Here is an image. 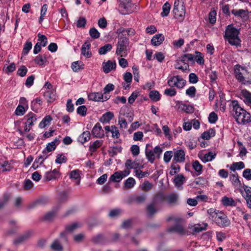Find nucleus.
Returning <instances> with one entry per match:
<instances>
[{
  "mask_svg": "<svg viewBox=\"0 0 251 251\" xmlns=\"http://www.w3.org/2000/svg\"><path fill=\"white\" fill-rule=\"evenodd\" d=\"M90 139V133L89 131H84L78 138V140L82 144L89 141Z\"/></svg>",
  "mask_w": 251,
  "mask_h": 251,
  "instance_id": "obj_29",
  "label": "nucleus"
},
{
  "mask_svg": "<svg viewBox=\"0 0 251 251\" xmlns=\"http://www.w3.org/2000/svg\"><path fill=\"white\" fill-rule=\"evenodd\" d=\"M173 12L175 18L178 21L182 22L183 20L186 10L183 0H177L175 1Z\"/></svg>",
  "mask_w": 251,
  "mask_h": 251,
  "instance_id": "obj_6",
  "label": "nucleus"
},
{
  "mask_svg": "<svg viewBox=\"0 0 251 251\" xmlns=\"http://www.w3.org/2000/svg\"><path fill=\"white\" fill-rule=\"evenodd\" d=\"M50 249L53 251H62L63 247L58 240H55L50 245Z\"/></svg>",
  "mask_w": 251,
  "mask_h": 251,
  "instance_id": "obj_34",
  "label": "nucleus"
},
{
  "mask_svg": "<svg viewBox=\"0 0 251 251\" xmlns=\"http://www.w3.org/2000/svg\"><path fill=\"white\" fill-rule=\"evenodd\" d=\"M229 178L233 185L239 187L241 186V183L239 179L237 173L230 175Z\"/></svg>",
  "mask_w": 251,
  "mask_h": 251,
  "instance_id": "obj_35",
  "label": "nucleus"
},
{
  "mask_svg": "<svg viewBox=\"0 0 251 251\" xmlns=\"http://www.w3.org/2000/svg\"><path fill=\"white\" fill-rule=\"evenodd\" d=\"M130 50L129 39L124 36L119 37L115 54L121 57H126Z\"/></svg>",
  "mask_w": 251,
  "mask_h": 251,
  "instance_id": "obj_3",
  "label": "nucleus"
},
{
  "mask_svg": "<svg viewBox=\"0 0 251 251\" xmlns=\"http://www.w3.org/2000/svg\"><path fill=\"white\" fill-rule=\"evenodd\" d=\"M243 176L248 180H251V169H246L243 172Z\"/></svg>",
  "mask_w": 251,
  "mask_h": 251,
  "instance_id": "obj_64",
  "label": "nucleus"
},
{
  "mask_svg": "<svg viewBox=\"0 0 251 251\" xmlns=\"http://www.w3.org/2000/svg\"><path fill=\"white\" fill-rule=\"evenodd\" d=\"M207 181L203 177H199L195 179V181L190 184L192 186H194L196 184L201 186H204L207 183Z\"/></svg>",
  "mask_w": 251,
  "mask_h": 251,
  "instance_id": "obj_43",
  "label": "nucleus"
},
{
  "mask_svg": "<svg viewBox=\"0 0 251 251\" xmlns=\"http://www.w3.org/2000/svg\"><path fill=\"white\" fill-rule=\"evenodd\" d=\"M214 222L221 227H227L230 225V221L227 217L221 212Z\"/></svg>",
  "mask_w": 251,
  "mask_h": 251,
  "instance_id": "obj_9",
  "label": "nucleus"
},
{
  "mask_svg": "<svg viewBox=\"0 0 251 251\" xmlns=\"http://www.w3.org/2000/svg\"><path fill=\"white\" fill-rule=\"evenodd\" d=\"M164 40V35L161 33H159L153 36L151 40V43L153 46H157L160 45Z\"/></svg>",
  "mask_w": 251,
  "mask_h": 251,
  "instance_id": "obj_19",
  "label": "nucleus"
},
{
  "mask_svg": "<svg viewBox=\"0 0 251 251\" xmlns=\"http://www.w3.org/2000/svg\"><path fill=\"white\" fill-rule=\"evenodd\" d=\"M171 9V5L170 4L166 2L164 3V4L162 6V12L161 13V15L162 17H166L169 14L170 11Z\"/></svg>",
  "mask_w": 251,
  "mask_h": 251,
  "instance_id": "obj_44",
  "label": "nucleus"
},
{
  "mask_svg": "<svg viewBox=\"0 0 251 251\" xmlns=\"http://www.w3.org/2000/svg\"><path fill=\"white\" fill-rule=\"evenodd\" d=\"M91 44L89 42H86L82 45L81 48V53L86 58H90L92 56V53L90 51Z\"/></svg>",
  "mask_w": 251,
  "mask_h": 251,
  "instance_id": "obj_17",
  "label": "nucleus"
},
{
  "mask_svg": "<svg viewBox=\"0 0 251 251\" xmlns=\"http://www.w3.org/2000/svg\"><path fill=\"white\" fill-rule=\"evenodd\" d=\"M164 200L170 205H176L178 202V196L176 193H171L165 196Z\"/></svg>",
  "mask_w": 251,
  "mask_h": 251,
  "instance_id": "obj_12",
  "label": "nucleus"
},
{
  "mask_svg": "<svg viewBox=\"0 0 251 251\" xmlns=\"http://www.w3.org/2000/svg\"><path fill=\"white\" fill-rule=\"evenodd\" d=\"M185 153L182 150L176 151L174 155V159L176 162H182L185 159Z\"/></svg>",
  "mask_w": 251,
  "mask_h": 251,
  "instance_id": "obj_26",
  "label": "nucleus"
},
{
  "mask_svg": "<svg viewBox=\"0 0 251 251\" xmlns=\"http://www.w3.org/2000/svg\"><path fill=\"white\" fill-rule=\"evenodd\" d=\"M89 34L90 36L94 39H98L100 36V32L95 27L90 28L89 30Z\"/></svg>",
  "mask_w": 251,
  "mask_h": 251,
  "instance_id": "obj_54",
  "label": "nucleus"
},
{
  "mask_svg": "<svg viewBox=\"0 0 251 251\" xmlns=\"http://www.w3.org/2000/svg\"><path fill=\"white\" fill-rule=\"evenodd\" d=\"M208 226V224L206 223H202V226L200 224L195 225L193 228V231L196 233H199L203 230H206Z\"/></svg>",
  "mask_w": 251,
  "mask_h": 251,
  "instance_id": "obj_33",
  "label": "nucleus"
},
{
  "mask_svg": "<svg viewBox=\"0 0 251 251\" xmlns=\"http://www.w3.org/2000/svg\"><path fill=\"white\" fill-rule=\"evenodd\" d=\"M60 174L57 169H54L52 171L48 172L46 173L45 177L47 180L50 181L58 178Z\"/></svg>",
  "mask_w": 251,
  "mask_h": 251,
  "instance_id": "obj_18",
  "label": "nucleus"
},
{
  "mask_svg": "<svg viewBox=\"0 0 251 251\" xmlns=\"http://www.w3.org/2000/svg\"><path fill=\"white\" fill-rule=\"evenodd\" d=\"M25 118L26 120L25 124H27L28 126H32L33 125V123L37 120L36 115L33 113H28L25 116Z\"/></svg>",
  "mask_w": 251,
  "mask_h": 251,
  "instance_id": "obj_24",
  "label": "nucleus"
},
{
  "mask_svg": "<svg viewBox=\"0 0 251 251\" xmlns=\"http://www.w3.org/2000/svg\"><path fill=\"white\" fill-rule=\"evenodd\" d=\"M12 167L8 161H4L0 163V171L1 172L9 171L11 170Z\"/></svg>",
  "mask_w": 251,
  "mask_h": 251,
  "instance_id": "obj_47",
  "label": "nucleus"
},
{
  "mask_svg": "<svg viewBox=\"0 0 251 251\" xmlns=\"http://www.w3.org/2000/svg\"><path fill=\"white\" fill-rule=\"evenodd\" d=\"M88 99L89 100H91L95 101H99L101 100L102 101L106 100L109 99L107 97L103 99V95L100 93H91L88 95Z\"/></svg>",
  "mask_w": 251,
  "mask_h": 251,
  "instance_id": "obj_15",
  "label": "nucleus"
},
{
  "mask_svg": "<svg viewBox=\"0 0 251 251\" xmlns=\"http://www.w3.org/2000/svg\"><path fill=\"white\" fill-rule=\"evenodd\" d=\"M176 108L179 111L185 112L186 113H188V105L182 101L177 102Z\"/></svg>",
  "mask_w": 251,
  "mask_h": 251,
  "instance_id": "obj_32",
  "label": "nucleus"
},
{
  "mask_svg": "<svg viewBox=\"0 0 251 251\" xmlns=\"http://www.w3.org/2000/svg\"><path fill=\"white\" fill-rule=\"evenodd\" d=\"M34 60L36 63L40 65H42L46 61V58L45 56L39 55L35 57Z\"/></svg>",
  "mask_w": 251,
  "mask_h": 251,
  "instance_id": "obj_61",
  "label": "nucleus"
},
{
  "mask_svg": "<svg viewBox=\"0 0 251 251\" xmlns=\"http://www.w3.org/2000/svg\"><path fill=\"white\" fill-rule=\"evenodd\" d=\"M216 154L212 151H209L208 153L204 154V161L205 162L211 161L212 160L215 158Z\"/></svg>",
  "mask_w": 251,
  "mask_h": 251,
  "instance_id": "obj_49",
  "label": "nucleus"
},
{
  "mask_svg": "<svg viewBox=\"0 0 251 251\" xmlns=\"http://www.w3.org/2000/svg\"><path fill=\"white\" fill-rule=\"evenodd\" d=\"M207 212L209 215V218L214 222L219 215L220 212L214 208H210L207 210Z\"/></svg>",
  "mask_w": 251,
  "mask_h": 251,
  "instance_id": "obj_36",
  "label": "nucleus"
},
{
  "mask_svg": "<svg viewBox=\"0 0 251 251\" xmlns=\"http://www.w3.org/2000/svg\"><path fill=\"white\" fill-rule=\"evenodd\" d=\"M243 189L245 191V194L242 193L243 197L245 198H251V187L243 184L242 186Z\"/></svg>",
  "mask_w": 251,
  "mask_h": 251,
  "instance_id": "obj_51",
  "label": "nucleus"
},
{
  "mask_svg": "<svg viewBox=\"0 0 251 251\" xmlns=\"http://www.w3.org/2000/svg\"><path fill=\"white\" fill-rule=\"evenodd\" d=\"M52 120L51 117L50 115L46 116L45 117L42 121L40 123L39 126L41 128H44L47 126L50 125V122Z\"/></svg>",
  "mask_w": 251,
  "mask_h": 251,
  "instance_id": "obj_38",
  "label": "nucleus"
},
{
  "mask_svg": "<svg viewBox=\"0 0 251 251\" xmlns=\"http://www.w3.org/2000/svg\"><path fill=\"white\" fill-rule=\"evenodd\" d=\"M32 45L31 42H27L25 43L22 53L24 55H25L28 53L32 48Z\"/></svg>",
  "mask_w": 251,
  "mask_h": 251,
  "instance_id": "obj_57",
  "label": "nucleus"
},
{
  "mask_svg": "<svg viewBox=\"0 0 251 251\" xmlns=\"http://www.w3.org/2000/svg\"><path fill=\"white\" fill-rule=\"evenodd\" d=\"M38 41L41 43L43 47H45L48 43L47 38L45 35H42L40 33L38 34Z\"/></svg>",
  "mask_w": 251,
  "mask_h": 251,
  "instance_id": "obj_56",
  "label": "nucleus"
},
{
  "mask_svg": "<svg viewBox=\"0 0 251 251\" xmlns=\"http://www.w3.org/2000/svg\"><path fill=\"white\" fill-rule=\"evenodd\" d=\"M229 106L231 112L238 124L246 125L251 122L250 113L242 108L237 100L231 101Z\"/></svg>",
  "mask_w": 251,
  "mask_h": 251,
  "instance_id": "obj_1",
  "label": "nucleus"
},
{
  "mask_svg": "<svg viewBox=\"0 0 251 251\" xmlns=\"http://www.w3.org/2000/svg\"><path fill=\"white\" fill-rule=\"evenodd\" d=\"M153 187L152 183L149 181H145L141 186V189L144 191H148Z\"/></svg>",
  "mask_w": 251,
  "mask_h": 251,
  "instance_id": "obj_59",
  "label": "nucleus"
},
{
  "mask_svg": "<svg viewBox=\"0 0 251 251\" xmlns=\"http://www.w3.org/2000/svg\"><path fill=\"white\" fill-rule=\"evenodd\" d=\"M195 53L196 55L189 53V61H194L200 65H203L204 63V60L202 53L198 51H196Z\"/></svg>",
  "mask_w": 251,
  "mask_h": 251,
  "instance_id": "obj_11",
  "label": "nucleus"
},
{
  "mask_svg": "<svg viewBox=\"0 0 251 251\" xmlns=\"http://www.w3.org/2000/svg\"><path fill=\"white\" fill-rule=\"evenodd\" d=\"M146 199V195L141 194L135 196L133 199V200L137 203H141L144 202Z\"/></svg>",
  "mask_w": 251,
  "mask_h": 251,
  "instance_id": "obj_50",
  "label": "nucleus"
},
{
  "mask_svg": "<svg viewBox=\"0 0 251 251\" xmlns=\"http://www.w3.org/2000/svg\"><path fill=\"white\" fill-rule=\"evenodd\" d=\"M135 184V180L133 177L128 178L124 183V187L126 189L132 188Z\"/></svg>",
  "mask_w": 251,
  "mask_h": 251,
  "instance_id": "obj_45",
  "label": "nucleus"
},
{
  "mask_svg": "<svg viewBox=\"0 0 251 251\" xmlns=\"http://www.w3.org/2000/svg\"><path fill=\"white\" fill-rule=\"evenodd\" d=\"M249 73L248 70L246 67L242 66L240 64H236L234 67L235 78L242 85H246L251 83L246 77Z\"/></svg>",
  "mask_w": 251,
  "mask_h": 251,
  "instance_id": "obj_4",
  "label": "nucleus"
},
{
  "mask_svg": "<svg viewBox=\"0 0 251 251\" xmlns=\"http://www.w3.org/2000/svg\"><path fill=\"white\" fill-rule=\"evenodd\" d=\"M240 96L244 101L251 108V93L246 89L242 90Z\"/></svg>",
  "mask_w": 251,
  "mask_h": 251,
  "instance_id": "obj_14",
  "label": "nucleus"
},
{
  "mask_svg": "<svg viewBox=\"0 0 251 251\" xmlns=\"http://www.w3.org/2000/svg\"><path fill=\"white\" fill-rule=\"evenodd\" d=\"M185 181L186 178L182 174L177 175L174 179L175 184L177 188L181 187V186Z\"/></svg>",
  "mask_w": 251,
  "mask_h": 251,
  "instance_id": "obj_23",
  "label": "nucleus"
},
{
  "mask_svg": "<svg viewBox=\"0 0 251 251\" xmlns=\"http://www.w3.org/2000/svg\"><path fill=\"white\" fill-rule=\"evenodd\" d=\"M175 67V68L181 70L183 72L186 71L188 67V54L185 53L178 59Z\"/></svg>",
  "mask_w": 251,
  "mask_h": 251,
  "instance_id": "obj_8",
  "label": "nucleus"
},
{
  "mask_svg": "<svg viewBox=\"0 0 251 251\" xmlns=\"http://www.w3.org/2000/svg\"><path fill=\"white\" fill-rule=\"evenodd\" d=\"M231 12L235 17H238L241 18H244L247 16L246 11L244 9L237 10L233 9L231 10Z\"/></svg>",
  "mask_w": 251,
  "mask_h": 251,
  "instance_id": "obj_41",
  "label": "nucleus"
},
{
  "mask_svg": "<svg viewBox=\"0 0 251 251\" xmlns=\"http://www.w3.org/2000/svg\"><path fill=\"white\" fill-rule=\"evenodd\" d=\"M151 99L154 101L159 100L160 99V95L157 91H151L149 94Z\"/></svg>",
  "mask_w": 251,
  "mask_h": 251,
  "instance_id": "obj_48",
  "label": "nucleus"
},
{
  "mask_svg": "<svg viewBox=\"0 0 251 251\" xmlns=\"http://www.w3.org/2000/svg\"><path fill=\"white\" fill-rule=\"evenodd\" d=\"M240 30L234 26L233 24L226 26L224 37L231 46H240L241 40L239 38Z\"/></svg>",
  "mask_w": 251,
  "mask_h": 251,
  "instance_id": "obj_2",
  "label": "nucleus"
},
{
  "mask_svg": "<svg viewBox=\"0 0 251 251\" xmlns=\"http://www.w3.org/2000/svg\"><path fill=\"white\" fill-rule=\"evenodd\" d=\"M59 143V139L56 138L53 141L49 143L46 146V150L47 151L49 152L52 151H54L56 147V146L58 145Z\"/></svg>",
  "mask_w": 251,
  "mask_h": 251,
  "instance_id": "obj_28",
  "label": "nucleus"
},
{
  "mask_svg": "<svg viewBox=\"0 0 251 251\" xmlns=\"http://www.w3.org/2000/svg\"><path fill=\"white\" fill-rule=\"evenodd\" d=\"M122 176L118 171L114 173L109 178V181L115 182H119L122 179Z\"/></svg>",
  "mask_w": 251,
  "mask_h": 251,
  "instance_id": "obj_46",
  "label": "nucleus"
},
{
  "mask_svg": "<svg viewBox=\"0 0 251 251\" xmlns=\"http://www.w3.org/2000/svg\"><path fill=\"white\" fill-rule=\"evenodd\" d=\"M163 151L162 148L157 146L152 150L146 149L145 154L148 161L153 163L156 158H159Z\"/></svg>",
  "mask_w": 251,
  "mask_h": 251,
  "instance_id": "obj_7",
  "label": "nucleus"
},
{
  "mask_svg": "<svg viewBox=\"0 0 251 251\" xmlns=\"http://www.w3.org/2000/svg\"><path fill=\"white\" fill-rule=\"evenodd\" d=\"M186 83L185 80L181 78L178 76H173L168 81V84L170 86H176L179 88H182L186 84Z\"/></svg>",
  "mask_w": 251,
  "mask_h": 251,
  "instance_id": "obj_10",
  "label": "nucleus"
},
{
  "mask_svg": "<svg viewBox=\"0 0 251 251\" xmlns=\"http://www.w3.org/2000/svg\"><path fill=\"white\" fill-rule=\"evenodd\" d=\"M67 160V157L63 154H60L57 155L55 162L60 164L66 162Z\"/></svg>",
  "mask_w": 251,
  "mask_h": 251,
  "instance_id": "obj_58",
  "label": "nucleus"
},
{
  "mask_svg": "<svg viewBox=\"0 0 251 251\" xmlns=\"http://www.w3.org/2000/svg\"><path fill=\"white\" fill-rule=\"evenodd\" d=\"M71 67L74 72H77L83 69L84 64L81 61H77L72 63Z\"/></svg>",
  "mask_w": 251,
  "mask_h": 251,
  "instance_id": "obj_39",
  "label": "nucleus"
},
{
  "mask_svg": "<svg viewBox=\"0 0 251 251\" xmlns=\"http://www.w3.org/2000/svg\"><path fill=\"white\" fill-rule=\"evenodd\" d=\"M80 226V225L77 223H72L66 226V230L68 232H73L75 229L77 228Z\"/></svg>",
  "mask_w": 251,
  "mask_h": 251,
  "instance_id": "obj_53",
  "label": "nucleus"
},
{
  "mask_svg": "<svg viewBox=\"0 0 251 251\" xmlns=\"http://www.w3.org/2000/svg\"><path fill=\"white\" fill-rule=\"evenodd\" d=\"M103 142L102 140H97L89 144V151L91 152V155L92 153L97 151V150L102 146Z\"/></svg>",
  "mask_w": 251,
  "mask_h": 251,
  "instance_id": "obj_16",
  "label": "nucleus"
},
{
  "mask_svg": "<svg viewBox=\"0 0 251 251\" xmlns=\"http://www.w3.org/2000/svg\"><path fill=\"white\" fill-rule=\"evenodd\" d=\"M70 177L72 179L76 180V184L79 185L80 181V176L79 171L78 170H75L71 171L70 173Z\"/></svg>",
  "mask_w": 251,
  "mask_h": 251,
  "instance_id": "obj_31",
  "label": "nucleus"
},
{
  "mask_svg": "<svg viewBox=\"0 0 251 251\" xmlns=\"http://www.w3.org/2000/svg\"><path fill=\"white\" fill-rule=\"evenodd\" d=\"M245 167V164L243 162L240 161L238 162H234L231 165L230 169L232 171L236 170H240Z\"/></svg>",
  "mask_w": 251,
  "mask_h": 251,
  "instance_id": "obj_40",
  "label": "nucleus"
},
{
  "mask_svg": "<svg viewBox=\"0 0 251 251\" xmlns=\"http://www.w3.org/2000/svg\"><path fill=\"white\" fill-rule=\"evenodd\" d=\"M48 102H52L56 99L55 91L53 90H47L44 95Z\"/></svg>",
  "mask_w": 251,
  "mask_h": 251,
  "instance_id": "obj_20",
  "label": "nucleus"
},
{
  "mask_svg": "<svg viewBox=\"0 0 251 251\" xmlns=\"http://www.w3.org/2000/svg\"><path fill=\"white\" fill-rule=\"evenodd\" d=\"M112 49V46L111 44H106L99 49V53L100 55L105 54L107 52L110 51Z\"/></svg>",
  "mask_w": 251,
  "mask_h": 251,
  "instance_id": "obj_37",
  "label": "nucleus"
},
{
  "mask_svg": "<svg viewBox=\"0 0 251 251\" xmlns=\"http://www.w3.org/2000/svg\"><path fill=\"white\" fill-rule=\"evenodd\" d=\"M122 210L121 209H115L111 210L108 215L111 218H116L119 216L122 213Z\"/></svg>",
  "mask_w": 251,
  "mask_h": 251,
  "instance_id": "obj_52",
  "label": "nucleus"
},
{
  "mask_svg": "<svg viewBox=\"0 0 251 251\" xmlns=\"http://www.w3.org/2000/svg\"><path fill=\"white\" fill-rule=\"evenodd\" d=\"M92 134L96 137H102L104 136V131L100 124L97 123L92 130Z\"/></svg>",
  "mask_w": 251,
  "mask_h": 251,
  "instance_id": "obj_13",
  "label": "nucleus"
},
{
  "mask_svg": "<svg viewBox=\"0 0 251 251\" xmlns=\"http://www.w3.org/2000/svg\"><path fill=\"white\" fill-rule=\"evenodd\" d=\"M218 115L214 112H212L209 114L208 117V121L211 124H214L218 120Z\"/></svg>",
  "mask_w": 251,
  "mask_h": 251,
  "instance_id": "obj_60",
  "label": "nucleus"
},
{
  "mask_svg": "<svg viewBox=\"0 0 251 251\" xmlns=\"http://www.w3.org/2000/svg\"><path fill=\"white\" fill-rule=\"evenodd\" d=\"M87 107L85 105L79 106L77 109V113L82 116H85L86 115Z\"/></svg>",
  "mask_w": 251,
  "mask_h": 251,
  "instance_id": "obj_62",
  "label": "nucleus"
},
{
  "mask_svg": "<svg viewBox=\"0 0 251 251\" xmlns=\"http://www.w3.org/2000/svg\"><path fill=\"white\" fill-rule=\"evenodd\" d=\"M116 67V63L115 61L112 62L110 60H108L103 66V70L105 73L108 74L112 70L115 69Z\"/></svg>",
  "mask_w": 251,
  "mask_h": 251,
  "instance_id": "obj_22",
  "label": "nucleus"
},
{
  "mask_svg": "<svg viewBox=\"0 0 251 251\" xmlns=\"http://www.w3.org/2000/svg\"><path fill=\"white\" fill-rule=\"evenodd\" d=\"M193 168L196 171V176H199L202 173L203 166L198 160H195L192 163Z\"/></svg>",
  "mask_w": 251,
  "mask_h": 251,
  "instance_id": "obj_27",
  "label": "nucleus"
},
{
  "mask_svg": "<svg viewBox=\"0 0 251 251\" xmlns=\"http://www.w3.org/2000/svg\"><path fill=\"white\" fill-rule=\"evenodd\" d=\"M223 204L226 206H235L237 202L232 198L224 196L222 200Z\"/></svg>",
  "mask_w": 251,
  "mask_h": 251,
  "instance_id": "obj_25",
  "label": "nucleus"
},
{
  "mask_svg": "<svg viewBox=\"0 0 251 251\" xmlns=\"http://www.w3.org/2000/svg\"><path fill=\"white\" fill-rule=\"evenodd\" d=\"M172 220L174 226L169 227L167 231L169 232H175L180 235H183L185 234L186 230L184 228V221L179 218H173L170 217L168 219V221Z\"/></svg>",
  "mask_w": 251,
  "mask_h": 251,
  "instance_id": "obj_5",
  "label": "nucleus"
},
{
  "mask_svg": "<svg viewBox=\"0 0 251 251\" xmlns=\"http://www.w3.org/2000/svg\"><path fill=\"white\" fill-rule=\"evenodd\" d=\"M30 235L31 232L28 231L25 234L20 236L17 238L15 239L13 241V243L15 245L20 244L27 239Z\"/></svg>",
  "mask_w": 251,
  "mask_h": 251,
  "instance_id": "obj_30",
  "label": "nucleus"
},
{
  "mask_svg": "<svg viewBox=\"0 0 251 251\" xmlns=\"http://www.w3.org/2000/svg\"><path fill=\"white\" fill-rule=\"evenodd\" d=\"M217 13L215 10L211 11L209 13V23L212 25L214 24L216 21Z\"/></svg>",
  "mask_w": 251,
  "mask_h": 251,
  "instance_id": "obj_55",
  "label": "nucleus"
},
{
  "mask_svg": "<svg viewBox=\"0 0 251 251\" xmlns=\"http://www.w3.org/2000/svg\"><path fill=\"white\" fill-rule=\"evenodd\" d=\"M114 117L112 112H107L103 114L100 119V121L102 123H108Z\"/></svg>",
  "mask_w": 251,
  "mask_h": 251,
  "instance_id": "obj_42",
  "label": "nucleus"
},
{
  "mask_svg": "<svg viewBox=\"0 0 251 251\" xmlns=\"http://www.w3.org/2000/svg\"><path fill=\"white\" fill-rule=\"evenodd\" d=\"M216 131L214 128H210L201 134V138L204 140H209L215 136Z\"/></svg>",
  "mask_w": 251,
  "mask_h": 251,
  "instance_id": "obj_21",
  "label": "nucleus"
},
{
  "mask_svg": "<svg viewBox=\"0 0 251 251\" xmlns=\"http://www.w3.org/2000/svg\"><path fill=\"white\" fill-rule=\"evenodd\" d=\"M132 221L131 219H127L123 221L122 224V227L125 229H128L132 227Z\"/></svg>",
  "mask_w": 251,
  "mask_h": 251,
  "instance_id": "obj_63",
  "label": "nucleus"
}]
</instances>
